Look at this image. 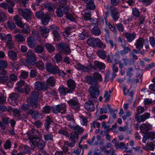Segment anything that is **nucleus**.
Listing matches in <instances>:
<instances>
[{
    "label": "nucleus",
    "mask_w": 155,
    "mask_h": 155,
    "mask_svg": "<svg viewBox=\"0 0 155 155\" xmlns=\"http://www.w3.org/2000/svg\"><path fill=\"white\" fill-rule=\"evenodd\" d=\"M87 43L90 46L97 47L99 48L104 49L106 47L105 44L98 38H90L87 39Z\"/></svg>",
    "instance_id": "obj_1"
},
{
    "label": "nucleus",
    "mask_w": 155,
    "mask_h": 155,
    "mask_svg": "<svg viewBox=\"0 0 155 155\" xmlns=\"http://www.w3.org/2000/svg\"><path fill=\"white\" fill-rule=\"evenodd\" d=\"M98 85L91 86L88 90L91 97L90 99H92L94 102H97V97L100 94V91Z\"/></svg>",
    "instance_id": "obj_2"
},
{
    "label": "nucleus",
    "mask_w": 155,
    "mask_h": 155,
    "mask_svg": "<svg viewBox=\"0 0 155 155\" xmlns=\"http://www.w3.org/2000/svg\"><path fill=\"white\" fill-rule=\"evenodd\" d=\"M19 14L25 20H29L31 19L32 15L31 11L27 8L23 9L21 8L18 9Z\"/></svg>",
    "instance_id": "obj_3"
},
{
    "label": "nucleus",
    "mask_w": 155,
    "mask_h": 155,
    "mask_svg": "<svg viewBox=\"0 0 155 155\" xmlns=\"http://www.w3.org/2000/svg\"><path fill=\"white\" fill-rule=\"evenodd\" d=\"M69 106L72 108L76 111L80 109V104L79 103L78 100L76 97L70 99L67 101Z\"/></svg>",
    "instance_id": "obj_4"
},
{
    "label": "nucleus",
    "mask_w": 155,
    "mask_h": 155,
    "mask_svg": "<svg viewBox=\"0 0 155 155\" xmlns=\"http://www.w3.org/2000/svg\"><path fill=\"white\" fill-rule=\"evenodd\" d=\"M30 142L32 144L37 146L40 149H42L45 145L44 141L38 137L30 138Z\"/></svg>",
    "instance_id": "obj_5"
},
{
    "label": "nucleus",
    "mask_w": 155,
    "mask_h": 155,
    "mask_svg": "<svg viewBox=\"0 0 155 155\" xmlns=\"http://www.w3.org/2000/svg\"><path fill=\"white\" fill-rule=\"evenodd\" d=\"M148 43V41L147 39H144L142 37H140L136 40L134 45L135 46L136 48L139 51L143 48L144 44H147Z\"/></svg>",
    "instance_id": "obj_6"
},
{
    "label": "nucleus",
    "mask_w": 155,
    "mask_h": 155,
    "mask_svg": "<svg viewBox=\"0 0 155 155\" xmlns=\"http://www.w3.org/2000/svg\"><path fill=\"white\" fill-rule=\"evenodd\" d=\"M69 142L68 143V146L71 147L74 146L75 143L78 138V134L72 132L68 136Z\"/></svg>",
    "instance_id": "obj_7"
},
{
    "label": "nucleus",
    "mask_w": 155,
    "mask_h": 155,
    "mask_svg": "<svg viewBox=\"0 0 155 155\" xmlns=\"http://www.w3.org/2000/svg\"><path fill=\"white\" fill-rule=\"evenodd\" d=\"M47 71L51 73L55 74L59 72V69L56 65L52 64L49 63H47L46 65Z\"/></svg>",
    "instance_id": "obj_8"
},
{
    "label": "nucleus",
    "mask_w": 155,
    "mask_h": 155,
    "mask_svg": "<svg viewBox=\"0 0 155 155\" xmlns=\"http://www.w3.org/2000/svg\"><path fill=\"white\" fill-rule=\"evenodd\" d=\"M26 59L28 63L32 64H33L36 60L35 54L31 50L26 54Z\"/></svg>",
    "instance_id": "obj_9"
},
{
    "label": "nucleus",
    "mask_w": 155,
    "mask_h": 155,
    "mask_svg": "<svg viewBox=\"0 0 155 155\" xmlns=\"http://www.w3.org/2000/svg\"><path fill=\"white\" fill-rule=\"evenodd\" d=\"M66 111V107L64 104L58 105L52 108V112L55 114L58 113L64 114Z\"/></svg>",
    "instance_id": "obj_10"
},
{
    "label": "nucleus",
    "mask_w": 155,
    "mask_h": 155,
    "mask_svg": "<svg viewBox=\"0 0 155 155\" xmlns=\"http://www.w3.org/2000/svg\"><path fill=\"white\" fill-rule=\"evenodd\" d=\"M123 35L124 38H126L127 42L130 43L134 40L136 34L134 32L130 33L124 32L123 33Z\"/></svg>",
    "instance_id": "obj_11"
},
{
    "label": "nucleus",
    "mask_w": 155,
    "mask_h": 155,
    "mask_svg": "<svg viewBox=\"0 0 155 155\" xmlns=\"http://www.w3.org/2000/svg\"><path fill=\"white\" fill-rule=\"evenodd\" d=\"M48 87L44 83L38 81L35 82V88L38 91H45L48 88Z\"/></svg>",
    "instance_id": "obj_12"
},
{
    "label": "nucleus",
    "mask_w": 155,
    "mask_h": 155,
    "mask_svg": "<svg viewBox=\"0 0 155 155\" xmlns=\"http://www.w3.org/2000/svg\"><path fill=\"white\" fill-rule=\"evenodd\" d=\"M96 102L89 99V100L85 103V108L88 111L90 112L94 111L95 110L94 103Z\"/></svg>",
    "instance_id": "obj_13"
},
{
    "label": "nucleus",
    "mask_w": 155,
    "mask_h": 155,
    "mask_svg": "<svg viewBox=\"0 0 155 155\" xmlns=\"http://www.w3.org/2000/svg\"><path fill=\"white\" fill-rule=\"evenodd\" d=\"M110 11L111 12V16L113 18V20L116 21L119 18L120 15L118 10L115 7L112 8L110 7Z\"/></svg>",
    "instance_id": "obj_14"
},
{
    "label": "nucleus",
    "mask_w": 155,
    "mask_h": 155,
    "mask_svg": "<svg viewBox=\"0 0 155 155\" xmlns=\"http://www.w3.org/2000/svg\"><path fill=\"white\" fill-rule=\"evenodd\" d=\"M150 114L148 113H146L140 116H135V119L138 122H143L147 119L149 118Z\"/></svg>",
    "instance_id": "obj_15"
},
{
    "label": "nucleus",
    "mask_w": 155,
    "mask_h": 155,
    "mask_svg": "<svg viewBox=\"0 0 155 155\" xmlns=\"http://www.w3.org/2000/svg\"><path fill=\"white\" fill-rule=\"evenodd\" d=\"M140 128L141 132L145 134L152 129V126L149 124H146L143 123L140 126Z\"/></svg>",
    "instance_id": "obj_16"
},
{
    "label": "nucleus",
    "mask_w": 155,
    "mask_h": 155,
    "mask_svg": "<svg viewBox=\"0 0 155 155\" xmlns=\"http://www.w3.org/2000/svg\"><path fill=\"white\" fill-rule=\"evenodd\" d=\"M80 2L83 1L86 4V7L90 10H94L96 8L94 0H79Z\"/></svg>",
    "instance_id": "obj_17"
},
{
    "label": "nucleus",
    "mask_w": 155,
    "mask_h": 155,
    "mask_svg": "<svg viewBox=\"0 0 155 155\" xmlns=\"http://www.w3.org/2000/svg\"><path fill=\"white\" fill-rule=\"evenodd\" d=\"M155 147V141L148 142L145 146L143 145V148L147 151H153Z\"/></svg>",
    "instance_id": "obj_18"
},
{
    "label": "nucleus",
    "mask_w": 155,
    "mask_h": 155,
    "mask_svg": "<svg viewBox=\"0 0 155 155\" xmlns=\"http://www.w3.org/2000/svg\"><path fill=\"white\" fill-rule=\"evenodd\" d=\"M57 45L59 48L63 50L64 53L65 54L67 55L70 53V49L67 45L61 43L58 44Z\"/></svg>",
    "instance_id": "obj_19"
},
{
    "label": "nucleus",
    "mask_w": 155,
    "mask_h": 155,
    "mask_svg": "<svg viewBox=\"0 0 155 155\" xmlns=\"http://www.w3.org/2000/svg\"><path fill=\"white\" fill-rule=\"evenodd\" d=\"M65 7H68V6L67 5H64L57 8L56 13L57 16L58 17L61 18L63 16L64 14Z\"/></svg>",
    "instance_id": "obj_20"
},
{
    "label": "nucleus",
    "mask_w": 155,
    "mask_h": 155,
    "mask_svg": "<svg viewBox=\"0 0 155 155\" xmlns=\"http://www.w3.org/2000/svg\"><path fill=\"white\" fill-rule=\"evenodd\" d=\"M0 83H4L8 78L6 74V71L4 69L1 70L0 71Z\"/></svg>",
    "instance_id": "obj_21"
},
{
    "label": "nucleus",
    "mask_w": 155,
    "mask_h": 155,
    "mask_svg": "<svg viewBox=\"0 0 155 155\" xmlns=\"http://www.w3.org/2000/svg\"><path fill=\"white\" fill-rule=\"evenodd\" d=\"M121 45L123 48V49L120 51L121 54L123 55L126 54L131 51V49L127 46V43L125 41H124L123 43L121 44Z\"/></svg>",
    "instance_id": "obj_22"
},
{
    "label": "nucleus",
    "mask_w": 155,
    "mask_h": 155,
    "mask_svg": "<svg viewBox=\"0 0 155 155\" xmlns=\"http://www.w3.org/2000/svg\"><path fill=\"white\" fill-rule=\"evenodd\" d=\"M28 45L30 48H34L36 45V43L34 38L29 37L27 38Z\"/></svg>",
    "instance_id": "obj_23"
},
{
    "label": "nucleus",
    "mask_w": 155,
    "mask_h": 155,
    "mask_svg": "<svg viewBox=\"0 0 155 155\" xmlns=\"http://www.w3.org/2000/svg\"><path fill=\"white\" fill-rule=\"evenodd\" d=\"M91 67L95 69H98L100 70L104 69L105 67V65L102 62L96 61L94 62V66L92 65Z\"/></svg>",
    "instance_id": "obj_24"
},
{
    "label": "nucleus",
    "mask_w": 155,
    "mask_h": 155,
    "mask_svg": "<svg viewBox=\"0 0 155 155\" xmlns=\"http://www.w3.org/2000/svg\"><path fill=\"white\" fill-rule=\"evenodd\" d=\"M85 80L87 83L89 84H94V86L98 85L93 76L91 75L86 76L85 78Z\"/></svg>",
    "instance_id": "obj_25"
},
{
    "label": "nucleus",
    "mask_w": 155,
    "mask_h": 155,
    "mask_svg": "<svg viewBox=\"0 0 155 155\" xmlns=\"http://www.w3.org/2000/svg\"><path fill=\"white\" fill-rule=\"evenodd\" d=\"M91 31L92 33L96 36L100 35L101 33V30L96 25L95 23H94V26L91 29Z\"/></svg>",
    "instance_id": "obj_26"
},
{
    "label": "nucleus",
    "mask_w": 155,
    "mask_h": 155,
    "mask_svg": "<svg viewBox=\"0 0 155 155\" xmlns=\"http://www.w3.org/2000/svg\"><path fill=\"white\" fill-rule=\"evenodd\" d=\"M103 49L98 50L97 52V54L101 58L104 59L107 57V52Z\"/></svg>",
    "instance_id": "obj_27"
},
{
    "label": "nucleus",
    "mask_w": 155,
    "mask_h": 155,
    "mask_svg": "<svg viewBox=\"0 0 155 155\" xmlns=\"http://www.w3.org/2000/svg\"><path fill=\"white\" fill-rule=\"evenodd\" d=\"M28 103L29 104L33 109H35L39 107L36 100H32L31 99H28L27 100Z\"/></svg>",
    "instance_id": "obj_28"
},
{
    "label": "nucleus",
    "mask_w": 155,
    "mask_h": 155,
    "mask_svg": "<svg viewBox=\"0 0 155 155\" xmlns=\"http://www.w3.org/2000/svg\"><path fill=\"white\" fill-rule=\"evenodd\" d=\"M64 9L65 10H64V13L66 15V18L71 21L74 20V18L73 15L69 13V7H65Z\"/></svg>",
    "instance_id": "obj_29"
},
{
    "label": "nucleus",
    "mask_w": 155,
    "mask_h": 155,
    "mask_svg": "<svg viewBox=\"0 0 155 155\" xmlns=\"http://www.w3.org/2000/svg\"><path fill=\"white\" fill-rule=\"evenodd\" d=\"M59 92L61 94L64 95L66 93H71L73 92V91L68 90V88H64L62 87H60L58 89Z\"/></svg>",
    "instance_id": "obj_30"
},
{
    "label": "nucleus",
    "mask_w": 155,
    "mask_h": 155,
    "mask_svg": "<svg viewBox=\"0 0 155 155\" xmlns=\"http://www.w3.org/2000/svg\"><path fill=\"white\" fill-rule=\"evenodd\" d=\"M14 19L17 25L20 28L22 27V23L21 21V18L18 15H16L14 17Z\"/></svg>",
    "instance_id": "obj_31"
},
{
    "label": "nucleus",
    "mask_w": 155,
    "mask_h": 155,
    "mask_svg": "<svg viewBox=\"0 0 155 155\" xmlns=\"http://www.w3.org/2000/svg\"><path fill=\"white\" fill-rule=\"evenodd\" d=\"M67 85L70 88L69 90H70L73 91V92L76 87L74 81L72 79L68 80L67 81Z\"/></svg>",
    "instance_id": "obj_32"
},
{
    "label": "nucleus",
    "mask_w": 155,
    "mask_h": 155,
    "mask_svg": "<svg viewBox=\"0 0 155 155\" xmlns=\"http://www.w3.org/2000/svg\"><path fill=\"white\" fill-rule=\"evenodd\" d=\"M15 40L18 42H21L25 40V38L21 34H18L15 36Z\"/></svg>",
    "instance_id": "obj_33"
},
{
    "label": "nucleus",
    "mask_w": 155,
    "mask_h": 155,
    "mask_svg": "<svg viewBox=\"0 0 155 155\" xmlns=\"http://www.w3.org/2000/svg\"><path fill=\"white\" fill-rule=\"evenodd\" d=\"M93 76L96 80V82L97 84H98V81L101 82L103 80L101 76L98 73L95 72L94 73Z\"/></svg>",
    "instance_id": "obj_34"
},
{
    "label": "nucleus",
    "mask_w": 155,
    "mask_h": 155,
    "mask_svg": "<svg viewBox=\"0 0 155 155\" xmlns=\"http://www.w3.org/2000/svg\"><path fill=\"white\" fill-rule=\"evenodd\" d=\"M34 50L35 52L37 53L41 54L43 52L44 50L43 47L41 45H38L35 47Z\"/></svg>",
    "instance_id": "obj_35"
},
{
    "label": "nucleus",
    "mask_w": 155,
    "mask_h": 155,
    "mask_svg": "<svg viewBox=\"0 0 155 155\" xmlns=\"http://www.w3.org/2000/svg\"><path fill=\"white\" fill-rule=\"evenodd\" d=\"M9 58L13 61H15L17 59V55L15 52L12 51H9L8 53Z\"/></svg>",
    "instance_id": "obj_36"
},
{
    "label": "nucleus",
    "mask_w": 155,
    "mask_h": 155,
    "mask_svg": "<svg viewBox=\"0 0 155 155\" xmlns=\"http://www.w3.org/2000/svg\"><path fill=\"white\" fill-rule=\"evenodd\" d=\"M37 130L34 129H32L27 134V135H28V138L29 140L30 141V138H37V137L34 136V135L35 133L37 132Z\"/></svg>",
    "instance_id": "obj_37"
},
{
    "label": "nucleus",
    "mask_w": 155,
    "mask_h": 155,
    "mask_svg": "<svg viewBox=\"0 0 155 155\" xmlns=\"http://www.w3.org/2000/svg\"><path fill=\"white\" fill-rule=\"evenodd\" d=\"M39 30L41 34L43 35H44V34H48L49 32V29L45 26H40Z\"/></svg>",
    "instance_id": "obj_38"
},
{
    "label": "nucleus",
    "mask_w": 155,
    "mask_h": 155,
    "mask_svg": "<svg viewBox=\"0 0 155 155\" xmlns=\"http://www.w3.org/2000/svg\"><path fill=\"white\" fill-rule=\"evenodd\" d=\"M50 17L48 15H45L42 18L41 20V22L44 25H47L49 21Z\"/></svg>",
    "instance_id": "obj_39"
},
{
    "label": "nucleus",
    "mask_w": 155,
    "mask_h": 155,
    "mask_svg": "<svg viewBox=\"0 0 155 155\" xmlns=\"http://www.w3.org/2000/svg\"><path fill=\"white\" fill-rule=\"evenodd\" d=\"M112 68L113 71L112 79L113 80L114 78L116 76V73L118 71V69L117 66L115 64H112Z\"/></svg>",
    "instance_id": "obj_40"
},
{
    "label": "nucleus",
    "mask_w": 155,
    "mask_h": 155,
    "mask_svg": "<svg viewBox=\"0 0 155 155\" xmlns=\"http://www.w3.org/2000/svg\"><path fill=\"white\" fill-rule=\"evenodd\" d=\"M28 114H30L32 117L34 119H36L38 115V114L37 112L35 110L31 109L28 112Z\"/></svg>",
    "instance_id": "obj_41"
},
{
    "label": "nucleus",
    "mask_w": 155,
    "mask_h": 155,
    "mask_svg": "<svg viewBox=\"0 0 155 155\" xmlns=\"http://www.w3.org/2000/svg\"><path fill=\"white\" fill-rule=\"evenodd\" d=\"M70 146L68 144L64 145L63 148V150L64 152L66 154H69L71 152V149Z\"/></svg>",
    "instance_id": "obj_42"
},
{
    "label": "nucleus",
    "mask_w": 155,
    "mask_h": 155,
    "mask_svg": "<svg viewBox=\"0 0 155 155\" xmlns=\"http://www.w3.org/2000/svg\"><path fill=\"white\" fill-rule=\"evenodd\" d=\"M52 122V120L49 117H47L45 120V122L44 125L46 130L49 129V127L51 123Z\"/></svg>",
    "instance_id": "obj_43"
},
{
    "label": "nucleus",
    "mask_w": 155,
    "mask_h": 155,
    "mask_svg": "<svg viewBox=\"0 0 155 155\" xmlns=\"http://www.w3.org/2000/svg\"><path fill=\"white\" fill-rule=\"evenodd\" d=\"M47 84L48 86L49 85L51 87L54 86L55 85V81L54 79L52 77H49L47 80Z\"/></svg>",
    "instance_id": "obj_44"
},
{
    "label": "nucleus",
    "mask_w": 155,
    "mask_h": 155,
    "mask_svg": "<svg viewBox=\"0 0 155 155\" xmlns=\"http://www.w3.org/2000/svg\"><path fill=\"white\" fill-rule=\"evenodd\" d=\"M115 148L117 150L120 149L127 150L128 149V147L125 146V143L121 142L120 143H118Z\"/></svg>",
    "instance_id": "obj_45"
},
{
    "label": "nucleus",
    "mask_w": 155,
    "mask_h": 155,
    "mask_svg": "<svg viewBox=\"0 0 155 155\" xmlns=\"http://www.w3.org/2000/svg\"><path fill=\"white\" fill-rule=\"evenodd\" d=\"M45 46L49 52L51 53L52 52L55 50L54 47L50 44L47 43L45 45Z\"/></svg>",
    "instance_id": "obj_46"
},
{
    "label": "nucleus",
    "mask_w": 155,
    "mask_h": 155,
    "mask_svg": "<svg viewBox=\"0 0 155 155\" xmlns=\"http://www.w3.org/2000/svg\"><path fill=\"white\" fill-rule=\"evenodd\" d=\"M39 95V93L37 91L32 92L31 94V97L28 98V99H31L32 100H36V99L38 98Z\"/></svg>",
    "instance_id": "obj_47"
},
{
    "label": "nucleus",
    "mask_w": 155,
    "mask_h": 155,
    "mask_svg": "<svg viewBox=\"0 0 155 155\" xmlns=\"http://www.w3.org/2000/svg\"><path fill=\"white\" fill-rule=\"evenodd\" d=\"M45 6L49 12H52L54 11L53 5L51 3L48 2L45 5Z\"/></svg>",
    "instance_id": "obj_48"
},
{
    "label": "nucleus",
    "mask_w": 155,
    "mask_h": 155,
    "mask_svg": "<svg viewBox=\"0 0 155 155\" xmlns=\"http://www.w3.org/2000/svg\"><path fill=\"white\" fill-rule=\"evenodd\" d=\"M35 66L39 69L42 70L44 69V64L42 61H39L35 64Z\"/></svg>",
    "instance_id": "obj_49"
},
{
    "label": "nucleus",
    "mask_w": 155,
    "mask_h": 155,
    "mask_svg": "<svg viewBox=\"0 0 155 155\" xmlns=\"http://www.w3.org/2000/svg\"><path fill=\"white\" fill-rule=\"evenodd\" d=\"M19 94L16 93H13L10 94L9 98L12 101H15L17 99L19 96Z\"/></svg>",
    "instance_id": "obj_50"
},
{
    "label": "nucleus",
    "mask_w": 155,
    "mask_h": 155,
    "mask_svg": "<svg viewBox=\"0 0 155 155\" xmlns=\"http://www.w3.org/2000/svg\"><path fill=\"white\" fill-rule=\"evenodd\" d=\"M53 107H50L48 106H46L43 107L42 111L46 114L49 113L50 111H52V108Z\"/></svg>",
    "instance_id": "obj_51"
},
{
    "label": "nucleus",
    "mask_w": 155,
    "mask_h": 155,
    "mask_svg": "<svg viewBox=\"0 0 155 155\" xmlns=\"http://www.w3.org/2000/svg\"><path fill=\"white\" fill-rule=\"evenodd\" d=\"M137 113H136V116H138L140 114L143 113L144 111V108L143 107L140 106H138L136 110Z\"/></svg>",
    "instance_id": "obj_52"
},
{
    "label": "nucleus",
    "mask_w": 155,
    "mask_h": 155,
    "mask_svg": "<svg viewBox=\"0 0 155 155\" xmlns=\"http://www.w3.org/2000/svg\"><path fill=\"white\" fill-rule=\"evenodd\" d=\"M54 58L56 62L58 63L62 61V58L60 53H58L55 55Z\"/></svg>",
    "instance_id": "obj_53"
},
{
    "label": "nucleus",
    "mask_w": 155,
    "mask_h": 155,
    "mask_svg": "<svg viewBox=\"0 0 155 155\" xmlns=\"http://www.w3.org/2000/svg\"><path fill=\"white\" fill-rule=\"evenodd\" d=\"M0 19L2 22H4L7 19L6 14L3 12L0 13Z\"/></svg>",
    "instance_id": "obj_54"
},
{
    "label": "nucleus",
    "mask_w": 155,
    "mask_h": 155,
    "mask_svg": "<svg viewBox=\"0 0 155 155\" xmlns=\"http://www.w3.org/2000/svg\"><path fill=\"white\" fill-rule=\"evenodd\" d=\"M132 13L134 16L138 17L140 15V12L138 9L134 8L132 9Z\"/></svg>",
    "instance_id": "obj_55"
},
{
    "label": "nucleus",
    "mask_w": 155,
    "mask_h": 155,
    "mask_svg": "<svg viewBox=\"0 0 155 155\" xmlns=\"http://www.w3.org/2000/svg\"><path fill=\"white\" fill-rule=\"evenodd\" d=\"M68 123L69 126L71 128L74 129L76 126L74 119H72L71 120L68 121Z\"/></svg>",
    "instance_id": "obj_56"
},
{
    "label": "nucleus",
    "mask_w": 155,
    "mask_h": 155,
    "mask_svg": "<svg viewBox=\"0 0 155 155\" xmlns=\"http://www.w3.org/2000/svg\"><path fill=\"white\" fill-rule=\"evenodd\" d=\"M8 65V63L6 61L2 60H0V70L2 68H6L7 67Z\"/></svg>",
    "instance_id": "obj_57"
},
{
    "label": "nucleus",
    "mask_w": 155,
    "mask_h": 155,
    "mask_svg": "<svg viewBox=\"0 0 155 155\" xmlns=\"http://www.w3.org/2000/svg\"><path fill=\"white\" fill-rule=\"evenodd\" d=\"M155 104V100L152 101L151 99L146 98L144 100V105H149L150 104Z\"/></svg>",
    "instance_id": "obj_58"
},
{
    "label": "nucleus",
    "mask_w": 155,
    "mask_h": 155,
    "mask_svg": "<svg viewBox=\"0 0 155 155\" xmlns=\"http://www.w3.org/2000/svg\"><path fill=\"white\" fill-rule=\"evenodd\" d=\"M80 118L81 119L82 124L85 126H86L87 124V118L83 116H80Z\"/></svg>",
    "instance_id": "obj_59"
},
{
    "label": "nucleus",
    "mask_w": 155,
    "mask_h": 155,
    "mask_svg": "<svg viewBox=\"0 0 155 155\" xmlns=\"http://www.w3.org/2000/svg\"><path fill=\"white\" fill-rule=\"evenodd\" d=\"M110 95L109 94L107 91H105L104 95V97L105 98V102H108L110 99Z\"/></svg>",
    "instance_id": "obj_60"
},
{
    "label": "nucleus",
    "mask_w": 155,
    "mask_h": 155,
    "mask_svg": "<svg viewBox=\"0 0 155 155\" xmlns=\"http://www.w3.org/2000/svg\"><path fill=\"white\" fill-rule=\"evenodd\" d=\"M22 148L24 153L29 154L31 153V152L29 150V147L28 146L24 145L23 146Z\"/></svg>",
    "instance_id": "obj_61"
},
{
    "label": "nucleus",
    "mask_w": 155,
    "mask_h": 155,
    "mask_svg": "<svg viewBox=\"0 0 155 155\" xmlns=\"http://www.w3.org/2000/svg\"><path fill=\"white\" fill-rule=\"evenodd\" d=\"M28 72L25 71H22L19 77L24 79H26L28 77Z\"/></svg>",
    "instance_id": "obj_62"
},
{
    "label": "nucleus",
    "mask_w": 155,
    "mask_h": 155,
    "mask_svg": "<svg viewBox=\"0 0 155 155\" xmlns=\"http://www.w3.org/2000/svg\"><path fill=\"white\" fill-rule=\"evenodd\" d=\"M107 61L108 63H112L113 59L114 58V55L112 54H110L107 56Z\"/></svg>",
    "instance_id": "obj_63"
},
{
    "label": "nucleus",
    "mask_w": 155,
    "mask_h": 155,
    "mask_svg": "<svg viewBox=\"0 0 155 155\" xmlns=\"http://www.w3.org/2000/svg\"><path fill=\"white\" fill-rule=\"evenodd\" d=\"M44 139L45 140H52L53 135L50 134H47L44 136Z\"/></svg>",
    "instance_id": "obj_64"
}]
</instances>
